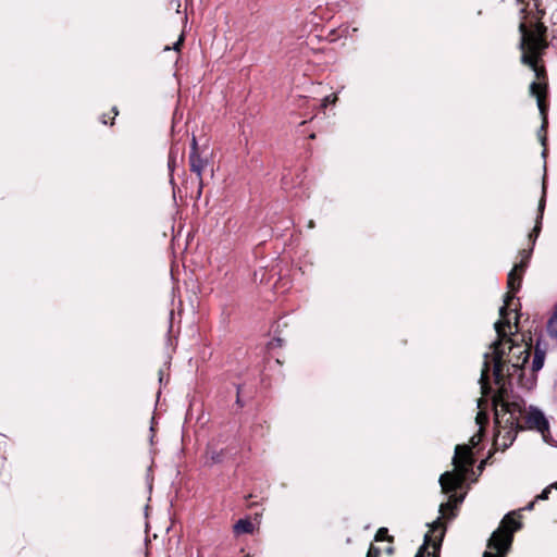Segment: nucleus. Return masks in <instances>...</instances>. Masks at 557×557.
Masks as SVG:
<instances>
[{
	"instance_id": "f257e3e1",
	"label": "nucleus",
	"mask_w": 557,
	"mask_h": 557,
	"mask_svg": "<svg viewBox=\"0 0 557 557\" xmlns=\"http://www.w3.org/2000/svg\"><path fill=\"white\" fill-rule=\"evenodd\" d=\"M532 249L531 247L530 250H522L520 252V262L516 263L508 274L507 286L509 292L505 296L504 306L499 309L500 320L494 325L497 341L490 346L491 351L484 355L480 377L483 395H488L491 392V366H493L494 382L498 387V392L508 393L511 379L516 374H519V377L521 376L522 367L529 359L530 346L523 343H513L512 338L508 335L506 329L510 331L511 325L509 320L506 319V315L508 313V307L515 297V293L519 290L521 286L522 275L528 265Z\"/></svg>"
},
{
	"instance_id": "f03ea898",
	"label": "nucleus",
	"mask_w": 557,
	"mask_h": 557,
	"mask_svg": "<svg viewBox=\"0 0 557 557\" xmlns=\"http://www.w3.org/2000/svg\"><path fill=\"white\" fill-rule=\"evenodd\" d=\"M495 423L497 433L494 446L497 449H507L516 440L517 432L523 429L520 422L522 416V401L508 400V393L497 392L493 397Z\"/></svg>"
},
{
	"instance_id": "7ed1b4c3",
	"label": "nucleus",
	"mask_w": 557,
	"mask_h": 557,
	"mask_svg": "<svg viewBox=\"0 0 557 557\" xmlns=\"http://www.w3.org/2000/svg\"><path fill=\"white\" fill-rule=\"evenodd\" d=\"M473 457L470 447L465 445H457L455 448V456L453 463L454 471H446L440 478L442 492L450 494L446 503L441 504L440 512L444 517L453 518L454 508L462 502V497H458L455 492L460 488L466 480L467 474L471 471L473 466Z\"/></svg>"
},
{
	"instance_id": "20e7f679",
	"label": "nucleus",
	"mask_w": 557,
	"mask_h": 557,
	"mask_svg": "<svg viewBox=\"0 0 557 557\" xmlns=\"http://www.w3.org/2000/svg\"><path fill=\"white\" fill-rule=\"evenodd\" d=\"M520 30L522 33V62L532 69L539 79V82H533L530 85V92L536 97L539 110L543 115L544 123H546V106L544 102L546 84L541 82L545 69L539 65V59L546 48V42L541 34L528 30L524 24H520Z\"/></svg>"
},
{
	"instance_id": "39448f33",
	"label": "nucleus",
	"mask_w": 557,
	"mask_h": 557,
	"mask_svg": "<svg viewBox=\"0 0 557 557\" xmlns=\"http://www.w3.org/2000/svg\"><path fill=\"white\" fill-rule=\"evenodd\" d=\"M513 515H506L488 540L487 547L497 550L499 555L485 552L483 557H503L502 555L510 548L513 533L521 528V522L515 519Z\"/></svg>"
},
{
	"instance_id": "423d86ee",
	"label": "nucleus",
	"mask_w": 557,
	"mask_h": 557,
	"mask_svg": "<svg viewBox=\"0 0 557 557\" xmlns=\"http://www.w3.org/2000/svg\"><path fill=\"white\" fill-rule=\"evenodd\" d=\"M515 400L522 401V416L520 417V422L524 428L528 429H536L540 432H543L547 429L548 424L542 411L539 409L530 408L525 409V404L521 398H516Z\"/></svg>"
},
{
	"instance_id": "0eeeda50",
	"label": "nucleus",
	"mask_w": 557,
	"mask_h": 557,
	"mask_svg": "<svg viewBox=\"0 0 557 557\" xmlns=\"http://www.w3.org/2000/svg\"><path fill=\"white\" fill-rule=\"evenodd\" d=\"M189 165L190 171L197 174L199 185L202 186V171L205 170L207 165V161L200 158L197 149V140L194 137L191 140V151L189 153ZM201 189L199 190V193Z\"/></svg>"
},
{
	"instance_id": "6e6552de",
	"label": "nucleus",
	"mask_w": 557,
	"mask_h": 557,
	"mask_svg": "<svg viewBox=\"0 0 557 557\" xmlns=\"http://www.w3.org/2000/svg\"><path fill=\"white\" fill-rule=\"evenodd\" d=\"M544 208H545V199H544V196H543L541 201H540V203H539V215L536 218L535 226H534L533 231L529 235V239H530L532 246L535 244V240L539 237L540 232H541Z\"/></svg>"
},
{
	"instance_id": "1a4fd4ad",
	"label": "nucleus",
	"mask_w": 557,
	"mask_h": 557,
	"mask_svg": "<svg viewBox=\"0 0 557 557\" xmlns=\"http://www.w3.org/2000/svg\"><path fill=\"white\" fill-rule=\"evenodd\" d=\"M255 530L252 522L249 519H239L233 527L236 535L251 534Z\"/></svg>"
},
{
	"instance_id": "9d476101",
	"label": "nucleus",
	"mask_w": 557,
	"mask_h": 557,
	"mask_svg": "<svg viewBox=\"0 0 557 557\" xmlns=\"http://www.w3.org/2000/svg\"><path fill=\"white\" fill-rule=\"evenodd\" d=\"M545 359V350L540 347V344L536 345L534 351V358L532 361V371L537 372L543 368Z\"/></svg>"
},
{
	"instance_id": "9b49d317",
	"label": "nucleus",
	"mask_w": 557,
	"mask_h": 557,
	"mask_svg": "<svg viewBox=\"0 0 557 557\" xmlns=\"http://www.w3.org/2000/svg\"><path fill=\"white\" fill-rule=\"evenodd\" d=\"M475 420H476V423L482 429L483 425L487 422V416H486V413L480 411V412H478Z\"/></svg>"
},
{
	"instance_id": "f8f14e48",
	"label": "nucleus",
	"mask_w": 557,
	"mask_h": 557,
	"mask_svg": "<svg viewBox=\"0 0 557 557\" xmlns=\"http://www.w3.org/2000/svg\"><path fill=\"white\" fill-rule=\"evenodd\" d=\"M554 488V486L549 485L547 486L540 495L536 496V500L537 499H542V500H545V499H548V496H549V493H550V490Z\"/></svg>"
},
{
	"instance_id": "ddd939ff",
	"label": "nucleus",
	"mask_w": 557,
	"mask_h": 557,
	"mask_svg": "<svg viewBox=\"0 0 557 557\" xmlns=\"http://www.w3.org/2000/svg\"><path fill=\"white\" fill-rule=\"evenodd\" d=\"M337 100V96L336 95H331V96H326L324 99H323V102H322V107L323 108H326V106L329 103H335Z\"/></svg>"
},
{
	"instance_id": "4468645a",
	"label": "nucleus",
	"mask_w": 557,
	"mask_h": 557,
	"mask_svg": "<svg viewBox=\"0 0 557 557\" xmlns=\"http://www.w3.org/2000/svg\"><path fill=\"white\" fill-rule=\"evenodd\" d=\"M380 553V548L375 547L374 545H371L368 550L367 557H379Z\"/></svg>"
},
{
	"instance_id": "2eb2a0df",
	"label": "nucleus",
	"mask_w": 557,
	"mask_h": 557,
	"mask_svg": "<svg viewBox=\"0 0 557 557\" xmlns=\"http://www.w3.org/2000/svg\"><path fill=\"white\" fill-rule=\"evenodd\" d=\"M387 534V529L381 528L375 534V541H383Z\"/></svg>"
},
{
	"instance_id": "dca6fc26",
	"label": "nucleus",
	"mask_w": 557,
	"mask_h": 557,
	"mask_svg": "<svg viewBox=\"0 0 557 557\" xmlns=\"http://www.w3.org/2000/svg\"><path fill=\"white\" fill-rule=\"evenodd\" d=\"M174 165H175V154H174V151L171 150L170 154H169V169H170V171H173Z\"/></svg>"
},
{
	"instance_id": "f3484780",
	"label": "nucleus",
	"mask_w": 557,
	"mask_h": 557,
	"mask_svg": "<svg viewBox=\"0 0 557 557\" xmlns=\"http://www.w3.org/2000/svg\"><path fill=\"white\" fill-rule=\"evenodd\" d=\"M183 41H184V35L182 34L180 36L178 40L174 44L173 49L176 50V51H180L181 46L183 45Z\"/></svg>"
},
{
	"instance_id": "a211bd4d",
	"label": "nucleus",
	"mask_w": 557,
	"mask_h": 557,
	"mask_svg": "<svg viewBox=\"0 0 557 557\" xmlns=\"http://www.w3.org/2000/svg\"><path fill=\"white\" fill-rule=\"evenodd\" d=\"M428 542H429V535L426 534V535H425V541H424V545H423V546H425V545L428 544ZM423 548H424V547H421V549H420V550H419V553L416 555V557H423V552H422V550H423Z\"/></svg>"
},
{
	"instance_id": "6ab92c4d",
	"label": "nucleus",
	"mask_w": 557,
	"mask_h": 557,
	"mask_svg": "<svg viewBox=\"0 0 557 557\" xmlns=\"http://www.w3.org/2000/svg\"><path fill=\"white\" fill-rule=\"evenodd\" d=\"M480 441H481V435L480 434L474 435V436L471 437L472 445H476Z\"/></svg>"
},
{
	"instance_id": "aec40b11",
	"label": "nucleus",
	"mask_w": 557,
	"mask_h": 557,
	"mask_svg": "<svg viewBox=\"0 0 557 557\" xmlns=\"http://www.w3.org/2000/svg\"><path fill=\"white\" fill-rule=\"evenodd\" d=\"M211 459H212L213 462H220L222 460L220 455H216V456L212 455Z\"/></svg>"
},
{
	"instance_id": "412c9836",
	"label": "nucleus",
	"mask_w": 557,
	"mask_h": 557,
	"mask_svg": "<svg viewBox=\"0 0 557 557\" xmlns=\"http://www.w3.org/2000/svg\"><path fill=\"white\" fill-rule=\"evenodd\" d=\"M533 506H534V503L532 502V503H530V504L527 506V509L531 510V509L533 508Z\"/></svg>"
},
{
	"instance_id": "4be33fe9",
	"label": "nucleus",
	"mask_w": 557,
	"mask_h": 557,
	"mask_svg": "<svg viewBox=\"0 0 557 557\" xmlns=\"http://www.w3.org/2000/svg\"><path fill=\"white\" fill-rule=\"evenodd\" d=\"M519 3H527L529 4L528 0H517Z\"/></svg>"
},
{
	"instance_id": "5701e85b",
	"label": "nucleus",
	"mask_w": 557,
	"mask_h": 557,
	"mask_svg": "<svg viewBox=\"0 0 557 557\" xmlns=\"http://www.w3.org/2000/svg\"><path fill=\"white\" fill-rule=\"evenodd\" d=\"M313 226H314L313 221H310L309 222V227H313Z\"/></svg>"
},
{
	"instance_id": "b1692460",
	"label": "nucleus",
	"mask_w": 557,
	"mask_h": 557,
	"mask_svg": "<svg viewBox=\"0 0 557 557\" xmlns=\"http://www.w3.org/2000/svg\"><path fill=\"white\" fill-rule=\"evenodd\" d=\"M485 460L484 461H481V465H480V469L483 468V466L485 465Z\"/></svg>"
},
{
	"instance_id": "393cba45",
	"label": "nucleus",
	"mask_w": 557,
	"mask_h": 557,
	"mask_svg": "<svg viewBox=\"0 0 557 557\" xmlns=\"http://www.w3.org/2000/svg\"><path fill=\"white\" fill-rule=\"evenodd\" d=\"M552 486H554V488H556V490H557V482H556V483H554V484H552Z\"/></svg>"
},
{
	"instance_id": "a878e982",
	"label": "nucleus",
	"mask_w": 557,
	"mask_h": 557,
	"mask_svg": "<svg viewBox=\"0 0 557 557\" xmlns=\"http://www.w3.org/2000/svg\"><path fill=\"white\" fill-rule=\"evenodd\" d=\"M434 548L436 549L438 547V543H434Z\"/></svg>"
}]
</instances>
